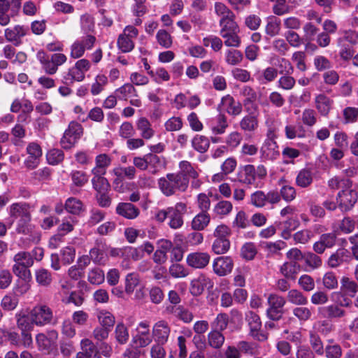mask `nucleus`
Returning a JSON list of instances; mask_svg holds the SVG:
<instances>
[{"label":"nucleus","mask_w":358,"mask_h":358,"mask_svg":"<svg viewBox=\"0 0 358 358\" xmlns=\"http://www.w3.org/2000/svg\"><path fill=\"white\" fill-rule=\"evenodd\" d=\"M158 186L165 196H171L177 192H185L188 187V181L178 173H168L166 177L158 180Z\"/></svg>","instance_id":"1"},{"label":"nucleus","mask_w":358,"mask_h":358,"mask_svg":"<svg viewBox=\"0 0 358 358\" xmlns=\"http://www.w3.org/2000/svg\"><path fill=\"white\" fill-rule=\"evenodd\" d=\"M83 133V129L80 123L74 121L71 122L61 138V146L65 150L71 149L80 138Z\"/></svg>","instance_id":"2"},{"label":"nucleus","mask_w":358,"mask_h":358,"mask_svg":"<svg viewBox=\"0 0 358 358\" xmlns=\"http://www.w3.org/2000/svg\"><path fill=\"white\" fill-rule=\"evenodd\" d=\"M245 320L249 327V335L259 341H265L268 335L262 331V321L260 317L255 312L249 310L245 314Z\"/></svg>","instance_id":"3"},{"label":"nucleus","mask_w":358,"mask_h":358,"mask_svg":"<svg viewBox=\"0 0 358 358\" xmlns=\"http://www.w3.org/2000/svg\"><path fill=\"white\" fill-rule=\"evenodd\" d=\"M357 193L352 187L344 188L336 195L338 207L343 212L350 210L357 201Z\"/></svg>","instance_id":"4"},{"label":"nucleus","mask_w":358,"mask_h":358,"mask_svg":"<svg viewBox=\"0 0 358 358\" xmlns=\"http://www.w3.org/2000/svg\"><path fill=\"white\" fill-rule=\"evenodd\" d=\"M30 317L34 324L45 326L52 323L53 313L51 308L48 306L37 305L31 310Z\"/></svg>","instance_id":"5"},{"label":"nucleus","mask_w":358,"mask_h":358,"mask_svg":"<svg viewBox=\"0 0 358 358\" xmlns=\"http://www.w3.org/2000/svg\"><path fill=\"white\" fill-rule=\"evenodd\" d=\"M169 225L171 229H177L183 225V215L187 212V205L182 202H178L174 207H169Z\"/></svg>","instance_id":"6"},{"label":"nucleus","mask_w":358,"mask_h":358,"mask_svg":"<svg viewBox=\"0 0 358 358\" xmlns=\"http://www.w3.org/2000/svg\"><path fill=\"white\" fill-rule=\"evenodd\" d=\"M234 268V261L229 256L217 257L213 262V268L215 274L224 276L230 273Z\"/></svg>","instance_id":"7"},{"label":"nucleus","mask_w":358,"mask_h":358,"mask_svg":"<svg viewBox=\"0 0 358 358\" xmlns=\"http://www.w3.org/2000/svg\"><path fill=\"white\" fill-rule=\"evenodd\" d=\"M133 343L138 348H144L152 342L150 334L149 324L146 322H141L137 328V334L133 338Z\"/></svg>","instance_id":"8"},{"label":"nucleus","mask_w":358,"mask_h":358,"mask_svg":"<svg viewBox=\"0 0 358 358\" xmlns=\"http://www.w3.org/2000/svg\"><path fill=\"white\" fill-rule=\"evenodd\" d=\"M171 328L164 320H160L155 324L152 328V336L157 343L165 344L169 337Z\"/></svg>","instance_id":"9"},{"label":"nucleus","mask_w":358,"mask_h":358,"mask_svg":"<svg viewBox=\"0 0 358 358\" xmlns=\"http://www.w3.org/2000/svg\"><path fill=\"white\" fill-rule=\"evenodd\" d=\"M352 259V256L348 250L339 248L330 255L327 261V265L330 268H337L343 263L350 262Z\"/></svg>","instance_id":"10"},{"label":"nucleus","mask_w":358,"mask_h":358,"mask_svg":"<svg viewBox=\"0 0 358 358\" xmlns=\"http://www.w3.org/2000/svg\"><path fill=\"white\" fill-rule=\"evenodd\" d=\"M336 242V234L334 232L323 234L318 241L313 245V250L317 254H322L326 248H333Z\"/></svg>","instance_id":"11"},{"label":"nucleus","mask_w":358,"mask_h":358,"mask_svg":"<svg viewBox=\"0 0 358 358\" xmlns=\"http://www.w3.org/2000/svg\"><path fill=\"white\" fill-rule=\"evenodd\" d=\"M210 256L207 252H196L187 255V264L194 268H203L210 262Z\"/></svg>","instance_id":"12"},{"label":"nucleus","mask_w":358,"mask_h":358,"mask_svg":"<svg viewBox=\"0 0 358 358\" xmlns=\"http://www.w3.org/2000/svg\"><path fill=\"white\" fill-rule=\"evenodd\" d=\"M115 212L120 216L128 220H134L140 214V210L131 203L121 202L117 204Z\"/></svg>","instance_id":"13"},{"label":"nucleus","mask_w":358,"mask_h":358,"mask_svg":"<svg viewBox=\"0 0 358 358\" xmlns=\"http://www.w3.org/2000/svg\"><path fill=\"white\" fill-rule=\"evenodd\" d=\"M27 34V29L20 25L5 29V37L8 41L13 42L17 46L21 43V38Z\"/></svg>","instance_id":"14"},{"label":"nucleus","mask_w":358,"mask_h":358,"mask_svg":"<svg viewBox=\"0 0 358 358\" xmlns=\"http://www.w3.org/2000/svg\"><path fill=\"white\" fill-rule=\"evenodd\" d=\"M30 205L27 203H16L10 206V215L14 219L31 217Z\"/></svg>","instance_id":"15"},{"label":"nucleus","mask_w":358,"mask_h":358,"mask_svg":"<svg viewBox=\"0 0 358 358\" xmlns=\"http://www.w3.org/2000/svg\"><path fill=\"white\" fill-rule=\"evenodd\" d=\"M278 147L274 140L266 139L261 148V153L266 159L271 160L279 155Z\"/></svg>","instance_id":"16"},{"label":"nucleus","mask_w":358,"mask_h":358,"mask_svg":"<svg viewBox=\"0 0 358 358\" xmlns=\"http://www.w3.org/2000/svg\"><path fill=\"white\" fill-rule=\"evenodd\" d=\"M255 180V169L253 165H246L238 173L237 180L241 183L252 185Z\"/></svg>","instance_id":"17"},{"label":"nucleus","mask_w":358,"mask_h":358,"mask_svg":"<svg viewBox=\"0 0 358 358\" xmlns=\"http://www.w3.org/2000/svg\"><path fill=\"white\" fill-rule=\"evenodd\" d=\"M192 147L196 152L203 154L210 147V140L203 135L196 134L191 141Z\"/></svg>","instance_id":"18"},{"label":"nucleus","mask_w":358,"mask_h":358,"mask_svg":"<svg viewBox=\"0 0 358 358\" xmlns=\"http://www.w3.org/2000/svg\"><path fill=\"white\" fill-rule=\"evenodd\" d=\"M280 270L285 278L294 280L300 270V265L295 262H287L281 266Z\"/></svg>","instance_id":"19"},{"label":"nucleus","mask_w":358,"mask_h":358,"mask_svg":"<svg viewBox=\"0 0 358 358\" xmlns=\"http://www.w3.org/2000/svg\"><path fill=\"white\" fill-rule=\"evenodd\" d=\"M221 103L227 106V111L229 115L236 116L242 112V105L239 102H236L234 99L230 95L222 97Z\"/></svg>","instance_id":"20"},{"label":"nucleus","mask_w":358,"mask_h":358,"mask_svg":"<svg viewBox=\"0 0 358 358\" xmlns=\"http://www.w3.org/2000/svg\"><path fill=\"white\" fill-rule=\"evenodd\" d=\"M287 299L289 303L294 306H306L308 304V298L299 289H292L289 290Z\"/></svg>","instance_id":"21"},{"label":"nucleus","mask_w":358,"mask_h":358,"mask_svg":"<svg viewBox=\"0 0 358 358\" xmlns=\"http://www.w3.org/2000/svg\"><path fill=\"white\" fill-rule=\"evenodd\" d=\"M210 221V215L206 212H201L193 218L191 227L194 230L202 231L209 224Z\"/></svg>","instance_id":"22"},{"label":"nucleus","mask_w":358,"mask_h":358,"mask_svg":"<svg viewBox=\"0 0 358 358\" xmlns=\"http://www.w3.org/2000/svg\"><path fill=\"white\" fill-rule=\"evenodd\" d=\"M36 282L39 286L48 287L52 281V276L50 271L44 268H40L35 271Z\"/></svg>","instance_id":"23"},{"label":"nucleus","mask_w":358,"mask_h":358,"mask_svg":"<svg viewBox=\"0 0 358 358\" xmlns=\"http://www.w3.org/2000/svg\"><path fill=\"white\" fill-rule=\"evenodd\" d=\"M168 310H169L175 317L185 323H189L193 320L194 315L192 313L182 306H172L168 308Z\"/></svg>","instance_id":"24"},{"label":"nucleus","mask_w":358,"mask_h":358,"mask_svg":"<svg viewBox=\"0 0 358 358\" xmlns=\"http://www.w3.org/2000/svg\"><path fill=\"white\" fill-rule=\"evenodd\" d=\"M82 352L78 354L85 355L86 358H101L99 354L96 346L89 339H84L81 341Z\"/></svg>","instance_id":"25"},{"label":"nucleus","mask_w":358,"mask_h":358,"mask_svg":"<svg viewBox=\"0 0 358 358\" xmlns=\"http://www.w3.org/2000/svg\"><path fill=\"white\" fill-rule=\"evenodd\" d=\"M180 171L177 173L182 176L188 182L189 178H198L199 173L187 161H182L179 164Z\"/></svg>","instance_id":"26"},{"label":"nucleus","mask_w":358,"mask_h":358,"mask_svg":"<svg viewBox=\"0 0 358 358\" xmlns=\"http://www.w3.org/2000/svg\"><path fill=\"white\" fill-rule=\"evenodd\" d=\"M136 127L141 132V136L144 139H150L155 134L150 122L145 117L140 118L136 123Z\"/></svg>","instance_id":"27"},{"label":"nucleus","mask_w":358,"mask_h":358,"mask_svg":"<svg viewBox=\"0 0 358 358\" xmlns=\"http://www.w3.org/2000/svg\"><path fill=\"white\" fill-rule=\"evenodd\" d=\"M225 341L224 336L222 331L211 329L208 334V343L215 349H220Z\"/></svg>","instance_id":"28"},{"label":"nucleus","mask_w":358,"mask_h":358,"mask_svg":"<svg viewBox=\"0 0 358 358\" xmlns=\"http://www.w3.org/2000/svg\"><path fill=\"white\" fill-rule=\"evenodd\" d=\"M97 318L100 326L110 331L115 323V318L114 315L106 310L99 311L97 314Z\"/></svg>","instance_id":"29"},{"label":"nucleus","mask_w":358,"mask_h":358,"mask_svg":"<svg viewBox=\"0 0 358 358\" xmlns=\"http://www.w3.org/2000/svg\"><path fill=\"white\" fill-rule=\"evenodd\" d=\"M259 122L255 115H248L243 117L240 122V127L245 131H254L257 129Z\"/></svg>","instance_id":"30"},{"label":"nucleus","mask_w":358,"mask_h":358,"mask_svg":"<svg viewBox=\"0 0 358 358\" xmlns=\"http://www.w3.org/2000/svg\"><path fill=\"white\" fill-rule=\"evenodd\" d=\"M83 202L75 197L67 199L64 204L65 210L73 215H79L83 210Z\"/></svg>","instance_id":"31"},{"label":"nucleus","mask_w":358,"mask_h":358,"mask_svg":"<svg viewBox=\"0 0 358 358\" xmlns=\"http://www.w3.org/2000/svg\"><path fill=\"white\" fill-rule=\"evenodd\" d=\"M84 78L85 74L74 66L63 76L62 82L69 85L73 83L74 81H83Z\"/></svg>","instance_id":"32"},{"label":"nucleus","mask_w":358,"mask_h":358,"mask_svg":"<svg viewBox=\"0 0 358 358\" xmlns=\"http://www.w3.org/2000/svg\"><path fill=\"white\" fill-rule=\"evenodd\" d=\"M341 283V290L350 297H354L358 292V284L348 277H343Z\"/></svg>","instance_id":"33"},{"label":"nucleus","mask_w":358,"mask_h":358,"mask_svg":"<svg viewBox=\"0 0 358 358\" xmlns=\"http://www.w3.org/2000/svg\"><path fill=\"white\" fill-rule=\"evenodd\" d=\"M87 280L92 285H101L105 280V274L103 271L98 267L90 269L87 273Z\"/></svg>","instance_id":"34"},{"label":"nucleus","mask_w":358,"mask_h":358,"mask_svg":"<svg viewBox=\"0 0 358 358\" xmlns=\"http://www.w3.org/2000/svg\"><path fill=\"white\" fill-rule=\"evenodd\" d=\"M313 175L310 169H303L299 171L296 178V183L298 186L306 188L313 182Z\"/></svg>","instance_id":"35"},{"label":"nucleus","mask_w":358,"mask_h":358,"mask_svg":"<svg viewBox=\"0 0 358 358\" xmlns=\"http://www.w3.org/2000/svg\"><path fill=\"white\" fill-rule=\"evenodd\" d=\"M316 108L322 115H327L331 108V101L324 94H319L315 98Z\"/></svg>","instance_id":"36"},{"label":"nucleus","mask_w":358,"mask_h":358,"mask_svg":"<svg viewBox=\"0 0 358 358\" xmlns=\"http://www.w3.org/2000/svg\"><path fill=\"white\" fill-rule=\"evenodd\" d=\"M309 342L311 347V350L314 355L322 356L324 353V348L323 343L319 335L314 332L310 333Z\"/></svg>","instance_id":"37"},{"label":"nucleus","mask_w":358,"mask_h":358,"mask_svg":"<svg viewBox=\"0 0 358 358\" xmlns=\"http://www.w3.org/2000/svg\"><path fill=\"white\" fill-rule=\"evenodd\" d=\"M328 186L331 189H338L341 188L352 187V181L349 178H341L340 176H334L328 180Z\"/></svg>","instance_id":"38"},{"label":"nucleus","mask_w":358,"mask_h":358,"mask_svg":"<svg viewBox=\"0 0 358 358\" xmlns=\"http://www.w3.org/2000/svg\"><path fill=\"white\" fill-rule=\"evenodd\" d=\"M292 314L300 322L308 321L313 315L311 309L306 306H299L294 308Z\"/></svg>","instance_id":"39"},{"label":"nucleus","mask_w":358,"mask_h":358,"mask_svg":"<svg viewBox=\"0 0 358 358\" xmlns=\"http://www.w3.org/2000/svg\"><path fill=\"white\" fill-rule=\"evenodd\" d=\"M114 334L116 341L120 345L126 344L129 338L128 329L123 323L117 324Z\"/></svg>","instance_id":"40"},{"label":"nucleus","mask_w":358,"mask_h":358,"mask_svg":"<svg viewBox=\"0 0 358 358\" xmlns=\"http://www.w3.org/2000/svg\"><path fill=\"white\" fill-rule=\"evenodd\" d=\"M280 31V20L275 17H268L266 25L265 31L271 37L279 34Z\"/></svg>","instance_id":"41"},{"label":"nucleus","mask_w":358,"mask_h":358,"mask_svg":"<svg viewBox=\"0 0 358 358\" xmlns=\"http://www.w3.org/2000/svg\"><path fill=\"white\" fill-rule=\"evenodd\" d=\"M148 169L152 174H156L162 168V161L157 155L149 153L146 155Z\"/></svg>","instance_id":"42"},{"label":"nucleus","mask_w":358,"mask_h":358,"mask_svg":"<svg viewBox=\"0 0 358 358\" xmlns=\"http://www.w3.org/2000/svg\"><path fill=\"white\" fill-rule=\"evenodd\" d=\"M229 322V316L226 313H220L210 323L211 329L222 331L227 329Z\"/></svg>","instance_id":"43"},{"label":"nucleus","mask_w":358,"mask_h":358,"mask_svg":"<svg viewBox=\"0 0 358 358\" xmlns=\"http://www.w3.org/2000/svg\"><path fill=\"white\" fill-rule=\"evenodd\" d=\"M31 216L19 219L16 231L19 234L25 235L31 234L34 232V226L31 224Z\"/></svg>","instance_id":"44"},{"label":"nucleus","mask_w":358,"mask_h":358,"mask_svg":"<svg viewBox=\"0 0 358 358\" xmlns=\"http://www.w3.org/2000/svg\"><path fill=\"white\" fill-rule=\"evenodd\" d=\"M322 309L326 313V316L331 319L342 318L346 315V312L339 306L336 304H331L330 306L324 307Z\"/></svg>","instance_id":"45"},{"label":"nucleus","mask_w":358,"mask_h":358,"mask_svg":"<svg viewBox=\"0 0 358 358\" xmlns=\"http://www.w3.org/2000/svg\"><path fill=\"white\" fill-rule=\"evenodd\" d=\"M29 268L15 263L13 266V272L24 282H29L31 280V273Z\"/></svg>","instance_id":"46"},{"label":"nucleus","mask_w":358,"mask_h":358,"mask_svg":"<svg viewBox=\"0 0 358 358\" xmlns=\"http://www.w3.org/2000/svg\"><path fill=\"white\" fill-rule=\"evenodd\" d=\"M257 253V249L253 243H245L241 249V256L243 259L252 260Z\"/></svg>","instance_id":"47"},{"label":"nucleus","mask_w":358,"mask_h":358,"mask_svg":"<svg viewBox=\"0 0 358 358\" xmlns=\"http://www.w3.org/2000/svg\"><path fill=\"white\" fill-rule=\"evenodd\" d=\"M13 261L15 263L27 267H31L34 264V257L29 252L25 251L15 255Z\"/></svg>","instance_id":"48"},{"label":"nucleus","mask_w":358,"mask_h":358,"mask_svg":"<svg viewBox=\"0 0 358 358\" xmlns=\"http://www.w3.org/2000/svg\"><path fill=\"white\" fill-rule=\"evenodd\" d=\"M230 248L229 239L215 238L212 245V250L217 255L226 253Z\"/></svg>","instance_id":"49"},{"label":"nucleus","mask_w":358,"mask_h":358,"mask_svg":"<svg viewBox=\"0 0 358 358\" xmlns=\"http://www.w3.org/2000/svg\"><path fill=\"white\" fill-rule=\"evenodd\" d=\"M92 183L96 194L108 192L110 189V183L106 178H93Z\"/></svg>","instance_id":"50"},{"label":"nucleus","mask_w":358,"mask_h":358,"mask_svg":"<svg viewBox=\"0 0 358 358\" xmlns=\"http://www.w3.org/2000/svg\"><path fill=\"white\" fill-rule=\"evenodd\" d=\"M228 126L227 117L223 114H219L216 117L215 125L212 127V131L215 134H222Z\"/></svg>","instance_id":"51"},{"label":"nucleus","mask_w":358,"mask_h":358,"mask_svg":"<svg viewBox=\"0 0 358 358\" xmlns=\"http://www.w3.org/2000/svg\"><path fill=\"white\" fill-rule=\"evenodd\" d=\"M238 31L228 32L220 36L224 39V45L227 47H239L241 45V38L238 35Z\"/></svg>","instance_id":"52"},{"label":"nucleus","mask_w":358,"mask_h":358,"mask_svg":"<svg viewBox=\"0 0 358 358\" xmlns=\"http://www.w3.org/2000/svg\"><path fill=\"white\" fill-rule=\"evenodd\" d=\"M138 275L136 273H129L125 278V292L127 294H131L134 292L135 288L139 284Z\"/></svg>","instance_id":"53"},{"label":"nucleus","mask_w":358,"mask_h":358,"mask_svg":"<svg viewBox=\"0 0 358 358\" xmlns=\"http://www.w3.org/2000/svg\"><path fill=\"white\" fill-rule=\"evenodd\" d=\"M243 59V55L238 50H229L226 52V62L231 66L239 64Z\"/></svg>","instance_id":"54"},{"label":"nucleus","mask_w":358,"mask_h":358,"mask_svg":"<svg viewBox=\"0 0 358 358\" xmlns=\"http://www.w3.org/2000/svg\"><path fill=\"white\" fill-rule=\"evenodd\" d=\"M240 353L248 355H254L257 352V344L252 342L241 341L237 343Z\"/></svg>","instance_id":"55"},{"label":"nucleus","mask_w":358,"mask_h":358,"mask_svg":"<svg viewBox=\"0 0 358 358\" xmlns=\"http://www.w3.org/2000/svg\"><path fill=\"white\" fill-rule=\"evenodd\" d=\"M233 206L230 201H220L214 207V213L220 216L227 215L232 210Z\"/></svg>","instance_id":"56"},{"label":"nucleus","mask_w":358,"mask_h":358,"mask_svg":"<svg viewBox=\"0 0 358 358\" xmlns=\"http://www.w3.org/2000/svg\"><path fill=\"white\" fill-rule=\"evenodd\" d=\"M117 45L122 52H129L134 49V43L131 38L120 34L117 39Z\"/></svg>","instance_id":"57"},{"label":"nucleus","mask_w":358,"mask_h":358,"mask_svg":"<svg viewBox=\"0 0 358 358\" xmlns=\"http://www.w3.org/2000/svg\"><path fill=\"white\" fill-rule=\"evenodd\" d=\"M250 203L257 208H263L266 206L265 192L257 190L250 195Z\"/></svg>","instance_id":"58"},{"label":"nucleus","mask_w":358,"mask_h":358,"mask_svg":"<svg viewBox=\"0 0 358 358\" xmlns=\"http://www.w3.org/2000/svg\"><path fill=\"white\" fill-rule=\"evenodd\" d=\"M322 283L325 288L328 289H334L338 285V280L336 274L329 271L324 274L322 278Z\"/></svg>","instance_id":"59"},{"label":"nucleus","mask_w":358,"mask_h":358,"mask_svg":"<svg viewBox=\"0 0 358 358\" xmlns=\"http://www.w3.org/2000/svg\"><path fill=\"white\" fill-rule=\"evenodd\" d=\"M89 256L95 264L104 265L106 264V257L103 251L96 247L90 250Z\"/></svg>","instance_id":"60"},{"label":"nucleus","mask_w":358,"mask_h":358,"mask_svg":"<svg viewBox=\"0 0 358 358\" xmlns=\"http://www.w3.org/2000/svg\"><path fill=\"white\" fill-rule=\"evenodd\" d=\"M338 45L341 47L339 54L343 59L348 60L354 57L355 50L352 47L353 45L343 43V41H338Z\"/></svg>","instance_id":"61"},{"label":"nucleus","mask_w":358,"mask_h":358,"mask_svg":"<svg viewBox=\"0 0 358 358\" xmlns=\"http://www.w3.org/2000/svg\"><path fill=\"white\" fill-rule=\"evenodd\" d=\"M324 353L327 358H341L342 348L338 344H329L324 348Z\"/></svg>","instance_id":"62"},{"label":"nucleus","mask_w":358,"mask_h":358,"mask_svg":"<svg viewBox=\"0 0 358 358\" xmlns=\"http://www.w3.org/2000/svg\"><path fill=\"white\" fill-rule=\"evenodd\" d=\"M64 159V152L59 149L50 150L47 154V160L50 164L56 165Z\"/></svg>","instance_id":"63"},{"label":"nucleus","mask_w":358,"mask_h":358,"mask_svg":"<svg viewBox=\"0 0 358 358\" xmlns=\"http://www.w3.org/2000/svg\"><path fill=\"white\" fill-rule=\"evenodd\" d=\"M288 358H315L314 352L307 345H299L294 355Z\"/></svg>","instance_id":"64"}]
</instances>
